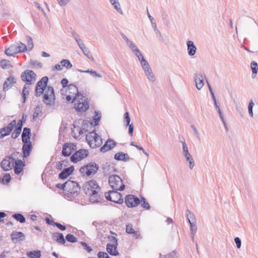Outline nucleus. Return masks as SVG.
<instances>
[{"label": "nucleus", "mask_w": 258, "mask_h": 258, "mask_svg": "<svg viewBox=\"0 0 258 258\" xmlns=\"http://www.w3.org/2000/svg\"><path fill=\"white\" fill-rule=\"evenodd\" d=\"M79 190L80 187L77 182L70 180L66 181V198L72 200L78 195Z\"/></svg>", "instance_id": "obj_1"}, {"label": "nucleus", "mask_w": 258, "mask_h": 258, "mask_svg": "<svg viewBox=\"0 0 258 258\" xmlns=\"http://www.w3.org/2000/svg\"><path fill=\"white\" fill-rule=\"evenodd\" d=\"M86 139L90 147L92 148H98L102 144V139L94 132H91L87 134Z\"/></svg>", "instance_id": "obj_2"}, {"label": "nucleus", "mask_w": 258, "mask_h": 258, "mask_svg": "<svg viewBox=\"0 0 258 258\" xmlns=\"http://www.w3.org/2000/svg\"><path fill=\"white\" fill-rule=\"evenodd\" d=\"M109 184L114 190L122 191L125 188L121 178L117 175H112L109 177Z\"/></svg>", "instance_id": "obj_3"}, {"label": "nucleus", "mask_w": 258, "mask_h": 258, "mask_svg": "<svg viewBox=\"0 0 258 258\" xmlns=\"http://www.w3.org/2000/svg\"><path fill=\"white\" fill-rule=\"evenodd\" d=\"M66 90L68 94L66 99L69 102H74V100L79 98L82 95L79 93L77 86L73 84L69 85Z\"/></svg>", "instance_id": "obj_4"}, {"label": "nucleus", "mask_w": 258, "mask_h": 258, "mask_svg": "<svg viewBox=\"0 0 258 258\" xmlns=\"http://www.w3.org/2000/svg\"><path fill=\"white\" fill-rule=\"evenodd\" d=\"M87 100L88 99L86 98L83 95L79 98L74 100L75 109L82 112L87 110L89 106V101Z\"/></svg>", "instance_id": "obj_5"}, {"label": "nucleus", "mask_w": 258, "mask_h": 258, "mask_svg": "<svg viewBox=\"0 0 258 258\" xmlns=\"http://www.w3.org/2000/svg\"><path fill=\"white\" fill-rule=\"evenodd\" d=\"M105 198L110 201L117 204H122L123 199L121 195L117 192V190L113 189L105 194Z\"/></svg>", "instance_id": "obj_6"}, {"label": "nucleus", "mask_w": 258, "mask_h": 258, "mask_svg": "<svg viewBox=\"0 0 258 258\" xmlns=\"http://www.w3.org/2000/svg\"><path fill=\"white\" fill-rule=\"evenodd\" d=\"M98 170V166L95 163H89L83 167H82L80 169V172L84 176H90L96 173Z\"/></svg>", "instance_id": "obj_7"}, {"label": "nucleus", "mask_w": 258, "mask_h": 258, "mask_svg": "<svg viewBox=\"0 0 258 258\" xmlns=\"http://www.w3.org/2000/svg\"><path fill=\"white\" fill-rule=\"evenodd\" d=\"M83 188L86 195H90V194L100 191V187L95 180H90L87 182Z\"/></svg>", "instance_id": "obj_8"}, {"label": "nucleus", "mask_w": 258, "mask_h": 258, "mask_svg": "<svg viewBox=\"0 0 258 258\" xmlns=\"http://www.w3.org/2000/svg\"><path fill=\"white\" fill-rule=\"evenodd\" d=\"M26 38L27 41V45L20 42L16 43L19 53L24 52L27 50H30L33 48L34 45L32 38L29 36H27Z\"/></svg>", "instance_id": "obj_9"}, {"label": "nucleus", "mask_w": 258, "mask_h": 258, "mask_svg": "<svg viewBox=\"0 0 258 258\" xmlns=\"http://www.w3.org/2000/svg\"><path fill=\"white\" fill-rule=\"evenodd\" d=\"M48 81L47 77H43L37 83L35 88L36 96H41L46 88Z\"/></svg>", "instance_id": "obj_10"}, {"label": "nucleus", "mask_w": 258, "mask_h": 258, "mask_svg": "<svg viewBox=\"0 0 258 258\" xmlns=\"http://www.w3.org/2000/svg\"><path fill=\"white\" fill-rule=\"evenodd\" d=\"M89 154L88 151L85 149H80L76 151L71 157V161L73 163H77L86 157Z\"/></svg>", "instance_id": "obj_11"}, {"label": "nucleus", "mask_w": 258, "mask_h": 258, "mask_svg": "<svg viewBox=\"0 0 258 258\" xmlns=\"http://www.w3.org/2000/svg\"><path fill=\"white\" fill-rule=\"evenodd\" d=\"M15 159L12 156L6 157L2 161L1 166L4 171H9L14 166Z\"/></svg>", "instance_id": "obj_12"}, {"label": "nucleus", "mask_w": 258, "mask_h": 258, "mask_svg": "<svg viewBox=\"0 0 258 258\" xmlns=\"http://www.w3.org/2000/svg\"><path fill=\"white\" fill-rule=\"evenodd\" d=\"M140 202L138 197L132 195L126 196L124 199V203L128 208L136 207L140 204Z\"/></svg>", "instance_id": "obj_13"}, {"label": "nucleus", "mask_w": 258, "mask_h": 258, "mask_svg": "<svg viewBox=\"0 0 258 258\" xmlns=\"http://www.w3.org/2000/svg\"><path fill=\"white\" fill-rule=\"evenodd\" d=\"M22 80L28 84H31L36 80V75L31 70H26L21 75Z\"/></svg>", "instance_id": "obj_14"}, {"label": "nucleus", "mask_w": 258, "mask_h": 258, "mask_svg": "<svg viewBox=\"0 0 258 258\" xmlns=\"http://www.w3.org/2000/svg\"><path fill=\"white\" fill-rule=\"evenodd\" d=\"M43 96V101L46 104H50L52 100L54 98L53 89L52 87H46Z\"/></svg>", "instance_id": "obj_15"}, {"label": "nucleus", "mask_w": 258, "mask_h": 258, "mask_svg": "<svg viewBox=\"0 0 258 258\" xmlns=\"http://www.w3.org/2000/svg\"><path fill=\"white\" fill-rule=\"evenodd\" d=\"M77 146L72 143H66L63 145L62 154L64 156L68 157L72 153L77 150Z\"/></svg>", "instance_id": "obj_16"}, {"label": "nucleus", "mask_w": 258, "mask_h": 258, "mask_svg": "<svg viewBox=\"0 0 258 258\" xmlns=\"http://www.w3.org/2000/svg\"><path fill=\"white\" fill-rule=\"evenodd\" d=\"M111 242L112 243H108L106 246V250L107 252L112 255H118L119 254V252L116 249V245L117 240V239L112 237L111 238Z\"/></svg>", "instance_id": "obj_17"}, {"label": "nucleus", "mask_w": 258, "mask_h": 258, "mask_svg": "<svg viewBox=\"0 0 258 258\" xmlns=\"http://www.w3.org/2000/svg\"><path fill=\"white\" fill-rule=\"evenodd\" d=\"M182 150L183 155L186 158V161L189 163V168L190 169H192L195 166V162L194 158L188 152V147L186 144H184V143H183Z\"/></svg>", "instance_id": "obj_18"}, {"label": "nucleus", "mask_w": 258, "mask_h": 258, "mask_svg": "<svg viewBox=\"0 0 258 258\" xmlns=\"http://www.w3.org/2000/svg\"><path fill=\"white\" fill-rule=\"evenodd\" d=\"M141 66L148 80L151 82H154L156 80V77L154 75L149 63L147 62Z\"/></svg>", "instance_id": "obj_19"}, {"label": "nucleus", "mask_w": 258, "mask_h": 258, "mask_svg": "<svg viewBox=\"0 0 258 258\" xmlns=\"http://www.w3.org/2000/svg\"><path fill=\"white\" fill-rule=\"evenodd\" d=\"M141 66L148 80L151 82H154L156 80V77L154 75L149 63L147 62Z\"/></svg>", "instance_id": "obj_20"}, {"label": "nucleus", "mask_w": 258, "mask_h": 258, "mask_svg": "<svg viewBox=\"0 0 258 258\" xmlns=\"http://www.w3.org/2000/svg\"><path fill=\"white\" fill-rule=\"evenodd\" d=\"M141 66L148 80L151 82H154L156 80V77L154 75L149 63L147 62Z\"/></svg>", "instance_id": "obj_21"}, {"label": "nucleus", "mask_w": 258, "mask_h": 258, "mask_svg": "<svg viewBox=\"0 0 258 258\" xmlns=\"http://www.w3.org/2000/svg\"><path fill=\"white\" fill-rule=\"evenodd\" d=\"M194 81L196 88L198 90H201L204 86V78L201 73H196L194 74Z\"/></svg>", "instance_id": "obj_22"}, {"label": "nucleus", "mask_w": 258, "mask_h": 258, "mask_svg": "<svg viewBox=\"0 0 258 258\" xmlns=\"http://www.w3.org/2000/svg\"><path fill=\"white\" fill-rule=\"evenodd\" d=\"M116 146V143L111 139L107 140L104 145L100 148L102 152H106L113 149Z\"/></svg>", "instance_id": "obj_23"}, {"label": "nucleus", "mask_w": 258, "mask_h": 258, "mask_svg": "<svg viewBox=\"0 0 258 258\" xmlns=\"http://www.w3.org/2000/svg\"><path fill=\"white\" fill-rule=\"evenodd\" d=\"M25 166L24 162L21 160H17L15 161L14 166V172L16 174L19 175L23 170Z\"/></svg>", "instance_id": "obj_24"}, {"label": "nucleus", "mask_w": 258, "mask_h": 258, "mask_svg": "<svg viewBox=\"0 0 258 258\" xmlns=\"http://www.w3.org/2000/svg\"><path fill=\"white\" fill-rule=\"evenodd\" d=\"M16 81L15 77L11 76L8 78L5 81L3 86L4 91H7L11 88L14 84L16 83Z\"/></svg>", "instance_id": "obj_25"}, {"label": "nucleus", "mask_w": 258, "mask_h": 258, "mask_svg": "<svg viewBox=\"0 0 258 258\" xmlns=\"http://www.w3.org/2000/svg\"><path fill=\"white\" fill-rule=\"evenodd\" d=\"M186 45L188 54L189 56L194 55L196 52L197 47L194 42L191 40H188L186 42Z\"/></svg>", "instance_id": "obj_26"}, {"label": "nucleus", "mask_w": 258, "mask_h": 258, "mask_svg": "<svg viewBox=\"0 0 258 258\" xmlns=\"http://www.w3.org/2000/svg\"><path fill=\"white\" fill-rule=\"evenodd\" d=\"M74 170V167L73 166H71L68 168L64 169L58 175L59 178L60 179H66L70 175L72 174V173Z\"/></svg>", "instance_id": "obj_27"}, {"label": "nucleus", "mask_w": 258, "mask_h": 258, "mask_svg": "<svg viewBox=\"0 0 258 258\" xmlns=\"http://www.w3.org/2000/svg\"><path fill=\"white\" fill-rule=\"evenodd\" d=\"M24 145L23 146L22 150L23 156L24 157H28L30 154L32 145L31 141H23Z\"/></svg>", "instance_id": "obj_28"}, {"label": "nucleus", "mask_w": 258, "mask_h": 258, "mask_svg": "<svg viewBox=\"0 0 258 258\" xmlns=\"http://www.w3.org/2000/svg\"><path fill=\"white\" fill-rule=\"evenodd\" d=\"M11 236L14 242L22 241L25 238L24 234L21 232H13L11 234Z\"/></svg>", "instance_id": "obj_29"}, {"label": "nucleus", "mask_w": 258, "mask_h": 258, "mask_svg": "<svg viewBox=\"0 0 258 258\" xmlns=\"http://www.w3.org/2000/svg\"><path fill=\"white\" fill-rule=\"evenodd\" d=\"M126 232L128 234H133V236L137 239L141 238V235L140 233L138 231H135L134 230V229L133 228V226L131 224H128L127 225H126Z\"/></svg>", "instance_id": "obj_30"}, {"label": "nucleus", "mask_w": 258, "mask_h": 258, "mask_svg": "<svg viewBox=\"0 0 258 258\" xmlns=\"http://www.w3.org/2000/svg\"><path fill=\"white\" fill-rule=\"evenodd\" d=\"M121 36L122 39L125 41L126 44L131 48L133 53L139 50L136 44L131 40L128 39V38L124 34H121Z\"/></svg>", "instance_id": "obj_31"}, {"label": "nucleus", "mask_w": 258, "mask_h": 258, "mask_svg": "<svg viewBox=\"0 0 258 258\" xmlns=\"http://www.w3.org/2000/svg\"><path fill=\"white\" fill-rule=\"evenodd\" d=\"M22 127V121L20 120L17 123V125L16 129L14 131L12 134V138L13 139H16L20 134Z\"/></svg>", "instance_id": "obj_32"}, {"label": "nucleus", "mask_w": 258, "mask_h": 258, "mask_svg": "<svg viewBox=\"0 0 258 258\" xmlns=\"http://www.w3.org/2000/svg\"><path fill=\"white\" fill-rule=\"evenodd\" d=\"M17 48L16 44H12L6 50L5 53L8 56H13L19 53Z\"/></svg>", "instance_id": "obj_33"}, {"label": "nucleus", "mask_w": 258, "mask_h": 258, "mask_svg": "<svg viewBox=\"0 0 258 258\" xmlns=\"http://www.w3.org/2000/svg\"><path fill=\"white\" fill-rule=\"evenodd\" d=\"M53 238L59 243L64 244L66 243V240L62 233L59 232L54 233L53 234Z\"/></svg>", "instance_id": "obj_34"}, {"label": "nucleus", "mask_w": 258, "mask_h": 258, "mask_svg": "<svg viewBox=\"0 0 258 258\" xmlns=\"http://www.w3.org/2000/svg\"><path fill=\"white\" fill-rule=\"evenodd\" d=\"M114 159L118 161H127L129 160L130 157L128 154L122 152H118L115 154Z\"/></svg>", "instance_id": "obj_35"}, {"label": "nucleus", "mask_w": 258, "mask_h": 258, "mask_svg": "<svg viewBox=\"0 0 258 258\" xmlns=\"http://www.w3.org/2000/svg\"><path fill=\"white\" fill-rule=\"evenodd\" d=\"M31 131L30 128L25 127L22 134V141H30Z\"/></svg>", "instance_id": "obj_36"}, {"label": "nucleus", "mask_w": 258, "mask_h": 258, "mask_svg": "<svg viewBox=\"0 0 258 258\" xmlns=\"http://www.w3.org/2000/svg\"><path fill=\"white\" fill-rule=\"evenodd\" d=\"M101 117V114L98 111H95V115L93 117L91 124L93 126H96L99 124V121Z\"/></svg>", "instance_id": "obj_37"}, {"label": "nucleus", "mask_w": 258, "mask_h": 258, "mask_svg": "<svg viewBox=\"0 0 258 258\" xmlns=\"http://www.w3.org/2000/svg\"><path fill=\"white\" fill-rule=\"evenodd\" d=\"M110 3L113 6L114 8L120 14H123V11H122L120 3L118 0H109Z\"/></svg>", "instance_id": "obj_38"}, {"label": "nucleus", "mask_w": 258, "mask_h": 258, "mask_svg": "<svg viewBox=\"0 0 258 258\" xmlns=\"http://www.w3.org/2000/svg\"><path fill=\"white\" fill-rule=\"evenodd\" d=\"M250 68L252 71V78H255L258 72V64L254 61L250 63Z\"/></svg>", "instance_id": "obj_39"}, {"label": "nucleus", "mask_w": 258, "mask_h": 258, "mask_svg": "<svg viewBox=\"0 0 258 258\" xmlns=\"http://www.w3.org/2000/svg\"><path fill=\"white\" fill-rule=\"evenodd\" d=\"M197 231V226L195 222H192L190 224V234L192 240H194V236Z\"/></svg>", "instance_id": "obj_40"}, {"label": "nucleus", "mask_w": 258, "mask_h": 258, "mask_svg": "<svg viewBox=\"0 0 258 258\" xmlns=\"http://www.w3.org/2000/svg\"><path fill=\"white\" fill-rule=\"evenodd\" d=\"M98 192L99 191H97L92 194H90V195H88L90 196V201L91 203H94L99 202L100 197L98 194Z\"/></svg>", "instance_id": "obj_41"}, {"label": "nucleus", "mask_w": 258, "mask_h": 258, "mask_svg": "<svg viewBox=\"0 0 258 258\" xmlns=\"http://www.w3.org/2000/svg\"><path fill=\"white\" fill-rule=\"evenodd\" d=\"M134 53L138 57L139 60L140 61L141 65L147 62L139 49L136 51V52H134Z\"/></svg>", "instance_id": "obj_42"}, {"label": "nucleus", "mask_w": 258, "mask_h": 258, "mask_svg": "<svg viewBox=\"0 0 258 258\" xmlns=\"http://www.w3.org/2000/svg\"><path fill=\"white\" fill-rule=\"evenodd\" d=\"M73 37L77 42L78 46H79L81 50H84L83 49H84L86 46L83 40L81 39H80L77 35H74Z\"/></svg>", "instance_id": "obj_43"}, {"label": "nucleus", "mask_w": 258, "mask_h": 258, "mask_svg": "<svg viewBox=\"0 0 258 258\" xmlns=\"http://www.w3.org/2000/svg\"><path fill=\"white\" fill-rule=\"evenodd\" d=\"M41 255V252L39 250L32 251L27 253V256L30 258H40Z\"/></svg>", "instance_id": "obj_44"}, {"label": "nucleus", "mask_w": 258, "mask_h": 258, "mask_svg": "<svg viewBox=\"0 0 258 258\" xmlns=\"http://www.w3.org/2000/svg\"><path fill=\"white\" fill-rule=\"evenodd\" d=\"M9 128L6 127H3L0 129V139H3L5 137L9 135L10 134Z\"/></svg>", "instance_id": "obj_45"}, {"label": "nucleus", "mask_w": 258, "mask_h": 258, "mask_svg": "<svg viewBox=\"0 0 258 258\" xmlns=\"http://www.w3.org/2000/svg\"><path fill=\"white\" fill-rule=\"evenodd\" d=\"M60 63L62 64V68L64 67L67 69H69L72 67V63L68 59H63L60 61Z\"/></svg>", "instance_id": "obj_46"}, {"label": "nucleus", "mask_w": 258, "mask_h": 258, "mask_svg": "<svg viewBox=\"0 0 258 258\" xmlns=\"http://www.w3.org/2000/svg\"><path fill=\"white\" fill-rule=\"evenodd\" d=\"M13 217L21 223H24L26 221L25 217L21 214H15L13 215Z\"/></svg>", "instance_id": "obj_47"}, {"label": "nucleus", "mask_w": 258, "mask_h": 258, "mask_svg": "<svg viewBox=\"0 0 258 258\" xmlns=\"http://www.w3.org/2000/svg\"><path fill=\"white\" fill-rule=\"evenodd\" d=\"M186 213L187 218L189 224H190V223H192V222H195L196 218L195 215L188 210L186 211Z\"/></svg>", "instance_id": "obj_48"}, {"label": "nucleus", "mask_w": 258, "mask_h": 258, "mask_svg": "<svg viewBox=\"0 0 258 258\" xmlns=\"http://www.w3.org/2000/svg\"><path fill=\"white\" fill-rule=\"evenodd\" d=\"M66 240L70 242L75 243L77 241V238L72 234H68L66 236Z\"/></svg>", "instance_id": "obj_49"}, {"label": "nucleus", "mask_w": 258, "mask_h": 258, "mask_svg": "<svg viewBox=\"0 0 258 258\" xmlns=\"http://www.w3.org/2000/svg\"><path fill=\"white\" fill-rule=\"evenodd\" d=\"M29 86H27V85H25L23 88V91H22L23 102H25L26 96L29 94Z\"/></svg>", "instance_id": "obj_50"}, {"label": "nucleus", "mask_w": 258, "mask_h": 258, "mask_svg": "<svg viewBox=\"0 0 258 258\" xmlns=\"http://www.w3.org/2000/svg\"><path fill=\"white\" fill-rule=\"evenodd\" d=\"M11 179V175L9 173H5L2 180V182L3 184L8 183Z\"/></svg>", "instance_id": "obj_51"}, {"label": "nucleus", "mask_w": 258, "mask_h": 258, "mask_svg": "<svg viewBox=\"0 0 258 258\" xmlns=\"http://www.w3.org/2000/svg\"><path fill=\"white\" fill-rule=\"evenodd\" d=\"M83 50H82L83 53L91 61H94V59L88 49L86 47L84 49H83Z\"/></svg>", "instance_id": "obj_52"}, {"label": "nucleus", "mask_w": 258, "mask_h": 258, "mask_svg": "<svg viewBox=\"0 0 258 258\" xmlns=\"http://www.w3.org/2000/svg\"><path fill=\"white\" fill-rule=\"evenodd\" d=\"M0 64H1V66L3 69H8V68H9V67L10 66V61L8 60H5V59L2 60L1 61Z\"/></svg>", "instance_id": "obj_53"}, {"label": "nucleus", "mask_w": 258, "mask_h": 258, "mask_svg": "<svg viewBox=\"0 0 258 258\" xmlns=\"http://www.w3.org/2000/svg\"><path fill=\"white\" fill-rule=\"evenodd\" d=\"M254 106V103L252 100H251L248 104V110L249 114L251 117H253V111H252V108Z\"/></svg>", "instance_id": "obj_54"}, {"label": "nucleus", "mask_w": 258, "mask_h": 258, "mask_svg": "<svg viewBox=\"0 0 258 258\" xmlns=\"http://www.w3.org/2000/svg\"><path fill=\"white\" fill-rule=\"evenodd\" d=\"M218 113H219V116L221 119V120L222 121V122H223L224 125L225 126L226 125V123H225V120H224V117H223V115L222 113V112L220 110V107L217 104V106H215Z\"/></svg>", "instance_id": "obj_55"}, {"label": "nucleus", "mask_w": 258, "mask_h": 258, "mask_svg": "<svg viewBox=\"0 0 258 258\" xmlns=\"http://www.w3.org/2000/svg\"><path fill=\"white\" fill-rule=\"evenodd\" d=\"M160 258H176V253L174 251H172V252L166 255H164V256H163L161 253L160 254Z\"/></svg>", "instance_id": "obj_56"}, {"label": "nucleus", "mask_w": 258, "mask_h": 258, "mask_svg": "<svg viewBox=\"0 0 258 258\" xmlns=\"http://www.w3.org/2000/svg\"><path fill=\"white\" fill-rule=\"evenodd\" d=\"M142 207L146 209L147 210H149L150 208V206L148 202L146 201V200L144 198H142Z\"/></svg>", "instance_id": "obj_57"}, {"label": "nucleus", "mask_w": 258, "mask_h": 258, "mask_svg": "<svg viewBox=\"0 0 258 258\" xmlns=\"http://www.w3.org/2000/svg\"><path fill=\"white\" fill-rule=\"evenodd\" d=\"M30 63L31 65L37 68H41L42 66V64L40 62H38L35 60H31Z\"/></svg>", "instance_id": "obj_58"}, {"label": "nucleus", "mask_w": 258, "mask_h": 258, "mask_svg": "<svg viewBox=\"0 0 258 258\" xmlns=\"http://www.w3.org/2000/svg\"><path fill=\"white\" fill-rule=\"evenodd\" d=\"M97 256L98 258H110V257L105 252L100 251L98 253Z\"/></svg>", "instance_id": "obj_59"}, {"label": "nucleus", "mask_w": 258, "mask_h": 258, "mask_svg": "<svg viewBox=\"0 0 258 258\" xmlns=\"http://www.w3.org/2000/svg\"><path fill=\"white\" fill-rule=\"evenodd\" d=\"M81 244L88 252H91L92 251V249L86 242H81Z\"/></svg>", "instance_id": "obj_60"}, {"label": "nucleus", "mask_w": 258, "mask_h": 258, "mask_svg": "<svg viewBox=\"0 0 258 258\" xmlns=\"http://www.w3.org/2000/svg\"><path fill=\"white\" fill-rule=\"evenodd\" d=\"M16 125V121L15 120H13L11 123H10L8 126H6V128H9L10 132H12L13 128Z\"/></svg>", "instance_id": "obj_61"}, {"label": "nucleus", "mask_w": 258, "mask_h": 258, "mask_svg": "<svg viewBox=\"0 0 258 258\" xmlns=\"http://www.w3.org/2000/svg\"><path fill=\"white\" fill-rule=\"evenodd\" d=\"M53 224L61 231H64L66 229V227L64 225H61L59 223L53 222Z\"/></svg>", "instance_id": "obj_62"}, {"label": "nucleus", "mask_w": 258, "mask_h": 258, "mask_svg": "<svg viewBox=\"0 0 258 258\" xmlns=\"http://www.w3.org/2000/svg\"><path fill=\"white\" fill-rule=\"evenodd\" d=\"M90 75L94 77L101 78L102 76L98 73L96 71L93 70H90Z\"/></svg>", "instance_id": "obj_63"}, {"label": "nucleus", "mask_w": 258, "mask_h": 258, "mask_svg": "<svg viewBox=\"0 0 258 258\" xmlns=\"http://www.w3.org/2000/svg\"><path fill=\"white\" fill-rule=\"evenodd\" d=\"M70 0H57L58 4L62 7L66 6Z\"/></svg>", "instance_id": "obj_64"}]
</instances>
